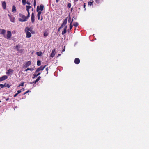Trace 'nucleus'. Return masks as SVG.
Instances as JSON below:
<instances>
[{
  "label": "nucleus",
  "mask_w": 149,
  "mask_h": 149,
  "mask_svg": "<svg viewBox=\"0 0 149 149\" xmlns=\"http://www.w3.org/2000/svg\"><path fill=\"white\" fill-rule=\"evenodd\" d=\"M19 16L21 18L18 19V20L20 22H25L27 21L28 18L27 16L26 17L25 15L21 13L19 14Z\"/></svg>",
  "instance_id": "1"
},
{
  "label": "nucleus",
  "mask_w": 149,
  "mask_h": 149,
  "mask_svg": "<svg viewBox=\"0 0 149 149\" xmlns=\"http://www.w3.org/2000/svg\"><path fill=\"white\" fill-rule=\"evenodd\" d=\"M31 64V61H29L23 64V68H26L30 66Z\"/></svg>",
  "instance_id": "2"
},
{
  "label": "nucleus",
  "mask_w": 149,
  "mask_h": 149,
  "mask_svg": "<svg viewBox=\"0 0 149 149\" xmlns=\"http://www.w3.org/2000/svg\"><path fill=\"white\" fill-rule=\"evenodd\" d=\"M43 8L44 6L42 4H41L40 6H37L36 11L37 12H38L40 10L42 11L43 10Z\"/></svg>",
  "instance_id": "3"
},
{
  "label": "nucleus",
  "mask_w": 149,
  "mask_h": 149,
  "mask_svg": "<svg viewBox=\"0 0 149 149\" xmlns=\"http://www.w3.org/2000/svg\"><path fill=\"white\" fill-rule=\"evenodd\" d=\"M46 65L44 66H41L40 67L38 68L36 70V72H38L40 71L41 70H43L44 68L46 67Z\"/></svg>",
  "instance_id": "4"
},
{
  "label": "nucleus",
  "mask_w": 149,
  "mask_h": 149,
  "mask_svg": "<svg viewBox=\"0 0 149 149\" xmlns=\"http://www.w3.org/2000/svg\"><path fill=\"white\" fill-rule=\"evenodd\" d=\"M11 32L10 31H8L7 35V38L8 39H10L11 37Z\"/></svg>",
  "instance_id": "5"
},
{
  "label": "nucleus",
  "mask_w": 149,
  "mask_h": 149,
  "mask_svg": "<svg viewBox=\"0 0 149 149\" xmlns=\"http://www.w3.org/2000/svg\"><path fill=\"white\" fill-rule=\"evenodd\" d=\"M8 77L6 75H4L0 77V82L7 79Z\"/></svg>",
  "instance_id": "6"
},
{
  "label": "nucleus",
  "mask_w": 149,
  "mask_h": 149,
  "mask_svg": "<svg viewBox=\"0 0 149 149\" xmlns=\"http://www.w3.org/2000/svg\"><path fill=\"white\" fill-rule=\"evenodd\" d=\"M35 21V16L34 13L33 12L31 15V21L32 23H33Z\"/></svg>",
  "instance_id": "7"
},
{
  "label": "nucleus",
  "mask_w": 149,
  "mask_h": 149,
  "mask_svg": "<svg viewBox=\"0 0 149 149\" xmlns=\"http://www.w3.org/2000/svg\"><path fill=\"white\" fill-rule=\"evenodd\" d=\"M2 6L3 8L4 9H6V5L5 1L2 2Z\"/></svg>",
  "instance_id": "8"
},
{
  "label": "nucleus",
  "mask_w": 149,
  "mask_h": 149,
  "mask_svg": "<svg viewBox=\"0 0 149 149\" xmlns=\"http://www.w3.org/2000/svg\"><path fill=\"white\" fill-rule=\"evenodd\" d=\"M74 62L76 64H79L80 62V59L78 58H76L74 60Z\"/></svg>",
  "instance_id": "9"
},
{
  "label": "nucleus",
  "mask_w": 149,
  "mask_h": 149,
  "mask_svg": "<svg viewBox=\"0 0 149 149\" xmlns=\"http://www.w3.org/2000/svg\"><path fill=\"white\" fill-rule=\"evenodd\" d=\"M55 49H54L52 51V52L51 53L50 55V57L52 58H53L54 57L55 55Z\"/></svg>",
  "instance_id": "10"
},
{
  "label": "nucleus",
  "mask_w": 149,
  "mask_h": 149,
  "mask_svg": "<svg viewBox=\"0 0 149 149\" xmlns=\"http://www.w3.org/2000/svg\"><path fill=\"white\" fill-rule=\"evenodd\" d=\"M26 37L28 38L30 37L31 36V33L28 31L26 32Z\"/></svg>",
  "instance_id": "11"
},
{
  "label": "nucleus",
  "mask_w": 149,
  "mask_h": 149,
  "mask_svg": "<svg viewBox=\"0 0 149 149\" xmlns=\"http://www.w3.org/2000/svg\"><path fill=\"white\" fill-rule=\"evenodd\" d=\"M41 73L40 72H38L37 74H34L33 75V76L32 77L33 79H34L36 77L38 76Z\"/></svg>",
  "instance_id": "12"
},
{
  "label": "nucleus",
  "mask_w": 149,
  "mask_h": 149,
  "mask_svg": "<svg viewBox=\"0 0 149 149\" xmlns=\"http://www.w3.org/2000/svg\"><path fill=\"white\" fill-rule=\"evenodd\" d=\"M32 30V28L31 27L29 28L28 27H26L25 28V31H29L31 32V31Z\"/></svg>",
  "instance_id": "13"
},
{
  "label": "nucleus",
  "mask_w": 149,
  "mask_h": 149,
  "mask_svg": "<svg viewBox=\"0 0 149 149\" xmlns=\"http://www.w3.org/2000/svg\"><path fill=\"white\" fill-rule=\"evenodd\" d=\"M12 11L13 13L15 12L16 11V7L14 5H13L12 6Z\"/></svg>",
  "instance_id": "14"
},
{
  "label": "nucleus",
  "mask_w": 149,
  "mask_h": 149,
  "mask_svg": "<svg viewBox=\"0 0 149 149\" xmlns=\"http://www.w3.org/2000/svg\"><path fill=\"white\" fill-rule=\"evenodd\" d=\"M13 70L11 69H8L7 72H6V74H10L11 72H13Z\"/></svg>",
  "instance_id": "15"
},
{
  "label": "nucleus",
  "mask_w": 149,
  "mask_h": 149,
  "mask_svg": "<svg viewBox=\"0 0 149 149\" xmlns=\"http://www.w3.org/2000/svg\"><path fill=\"white\" fill-rule=\"evenodd\" d=\"M4 85L5 87L8 88H9L11 86V85L10 84H6V83H4Z\"/></svg>",
  "instance_id": "16"
},
{
  "label": "nucleus",
  "mask_w": 149,
  "mask_h": 149,
  "mask_svg": "<svg viewBox=\"0 0 149 149\" xmlns=\"http://www.w3.org/2000/svg\"><path fill=\"white\" fill-rule=\"evenodd\" d=\"M6 32V31L5 29H1V33L3 35H4Z\"/></svg>",
  "instance_id": "17"
},
{
  "label": "nucleus",
  "mask_w": 149,
  "mask_h": 149,
  "mask_svg": "<svg viewBox=\"0 0 149 149\" xmlns=\"http://www.w3.org/2000/svg\"><path fill=\"white\" fill-rule=\"evenodd\" d=\"M67 23V18H65L64 19L63 23H62L63 25H64V26H65L66 24Z\"/></svg>",
  "instance_id": "18"
},
{
  "label": "nucleus",
  "mask_w": 149,
  "mask_h": 149,
  "mask_svg": "<svg viewBox=\"0 0 149 149\" xmlns=\"http://www.w3.org/2000/svg\"><path fill=\"white\" fill-rule=\"evenodd\" d=\"M36 54L38 56H41L42 54V52L41 51L37 52H36Z\"/></svg>",
  "instance_id": "19"
},
{
  "label": "nucleus",
  "mask_w": 149,
  "mask_h": 149,
  "mask_svg": "<svg viewBox=\"0 0 149 149\" xmlns=\"http://www.w3.org/2000/svg\"><path fill=\"white\" fill-rule=\"evenodd\" d=\"M73 19H72L70 24V30L72 29L73 27V25L72 24V23L73 22Z\"/></svg>",
  "instance_id": "20"
},
{
  "label": "nucleus",
  "mask_w": 149,
  "mask_h": 149,
  "mask_svg": "<svg viewBox=\"0 0 149 149\" xmlns=\"http://www.w3.org/2000/svg\"><path fill=\"white\" fill-rule=\"evenodd\" d=\"M104 0H95V2L97 3L102 2Z\"/></svg>",
  "instance_id": "21"
},
{
  "label": "nucleus",
  "mask_w": 149,
  "mask_h": 149,
  "mask_svg": "<svg viewBox=\"0 0 149 149\" xmlns=\"http://www.w3.org/2000/svg\"><path fill=\"white\" fill-rule=\"evenodd\" d=\"M48 33L47 31H45L44 32V37H46L48 35Z\"/></svg>",
  "instance_id": "22"
},
{
  "label": "nucleus",
  "mask_w": 149,
  "mask_h": 149,
  "mask_svg": "<svg viewBox=\"0 0 149 149\" xmlns=\"http://www.w3.org/2000/svg\"><path fill=\"white\" fill-rule=\"evenodd\" d=\"M41 61L40 60H38L37 61V65L38 66H40L41 65Z\"/></svg>",
  "instance_id": "23"
},
{
  "label": "nucleus",
  "mask_w": 149,
  "mask_h": 149,
  "mask_svg": "<svg viewBox=\"0 0 149 149\" xmlns=\"http://www.w3.org/2000/svg\"><path fill=\"white\" fill-rule=\"evenodd\" d=\"M78 25V24L77 22H75L73 24V26L75 27H77Z\"/></svg>",
  "instance_id": "24"
},
{
  "label": "nucleus",
  "mask_w": 149,
  "mask_h": 149,
  "mask_svg": "<svg viewBox=\"0 0 149 149\" xmlns=\"http://www.w3.org/2000/svg\"><path fill=\"white\" fill-rule=\"evenodd\" d=\"M63 31L62 33V35H64L65 33L66 32V30L65 29H63Z\"/></svg>",
  "instance_id": "25"
},
{
  "label": "nucleus",
  "mask_w": 149,
  "mask_h": 149,
  "mask_svg": "<svg viewBox=\"0 0 149 149\" xmlns=\"http://www.w3.org/2000/svg\"><path fill=\"white\" fill-rule=\"evenodd\" d=\"M23 4L24 5L26 4V0H22V1Z\"/></svg>",
  "instance_id": "26"
},
{
  "label": "nucleus",
  "mask_w": 149,
  "mask_h": 149,
  "mask_svg": "<svg viewBox=\"0 0 149 149\" xmlns=\"http://www.w3.org/2000/svg\"><path fill=\"white\" fill-rule=\"evenodd\" d=\"M24 82H22L20 84L18 85V87L23 86H24Z\"/></svg>",
  "instance_id": "27"
},
{
  "label": "nucleus",
  "mask_w": 149,
  "mask_h": 149,
  "mask_svg": "<svg viewBox=\"0 0 149 149\" xmlns=\"http://www.w3.org/2000/svg\"><path fill=\"white\" fill-rule=\"evenodd\" d=\"M41 77H40V76H39L36 80V81L38 82L39 80Z\"/></svg>",
  "instance_id": "28"
},
{
  "label": "nucleus",
  "mask_w": 149,
  "mask_h": 149,
  "mask_svg": "<svg viewBox=\"0 0 149 149\" xmlns=\"http://www.w3.org/2000/svg\"><path fill=\"white\" fill-rule=\"evenodd\" d=\"M93 3V1H92V2H90V1H89L88 2V5H89L90 6H91L92 5V4Z\"/></svg>",
  "instance_id": "29"
},
{
  "label": "nucleus",
  "mask_w": 149,
  "mask_h": 149,
  "mask_svg": "<svg viewBox=\"0 0 149 149\" xmlns=\"http://www.w3.org/2000/svg\"><path fill=\"white\" fill-rule=\"evenodd\" d=\"M10 21L12 22H15V19L14 18H11L10 19Z\"/></svg>",
  "instance_id": "30"
},
{
  "label": "nucleus",
  "mask_w": 149,
  "mask_h": 149,
  "mask_svg": "<svg viewBox=\"0 0 149 149\" xmlns=\"http://www.w3.org/2000/svg\"><path fill=\"white\" fill-rule=\"evenodd\" d=\"M31 7V6L29 5L27 6H26V9H30Z\"/></svg>",
  "instance_id": "31"
},
{
  "label": "nucleus",
  "mask_w": 149,
  "mask_h": 149,
  "mask_svg": "<svg viewBox=\"0 0 149 149\" xmlns=\"http://www.w3.org/2000/svg\"><path fill=\"white\" fill-rule=\"evenodd\" d=\"M5 86L4 85V84H0V87L1 88H3L4 87H5Z\"/></svg>",
  "instance_id": "32"
},
{
  "label": "nucleus",
  "mask_w": 149,
  "mask_h": 149,
  "mask_svg": "<svg viewBox=\"0 0 149 149\" xmlns=\"http://www.w3.org/2000/svg\"><path fill=\"white\" fill-rule=\"evenodd\" d=\"M19 47V45H16L15 46V48L17 49V51H18L19 50L18 49V48Z\"/></svg>",
  "instance_id": "33"
},
{
  "label": "nucleus",
  "mask_w": 149,
  "mask_h": 149,
  "mask_svg": "<svg viewBox=\"0 0 149 149\" xmlns=\"http://www.w3.org/2000/svg\"><path fill=\"white\" fill-rule=\"evenodd\" d=\"M27 70H31V71H33V70H34V69H33V68H27Z\"/></svg>",
  "instance_id": "34"
},
{
  "label": "nucleus",
  "mask_w": 149,
  "mask_h": 149,
  "mask_svg": "<svg viewBox=\"0 0 149 149\" xmlns=\"http://www.w3.org/2000/svg\"><path fill=\"white\" fill-rule=\"evenodd\" d=\"M67 6L69 8H70L71 6V4L70 3H68L67 5Z\"/></svg>",
  "instance_id": "35"
},
{
  "label": "nucleus",
  "mask_w": 149,
  "mask_h": 149,
  "mask_svg": "<svg viewBox=\"0 0 149 149\" xmlns=\"http://www.w3.org/2000/svg\"><path fill=\"white\" fill-rule=\"evenodd\" d=\"M38 12V14L37 15H39L40 16V15L41 13V11H39Z\"/></svg>",
  "instance_id": "36"
},
{
  "label": "nucleus",
  "mask_w": 149,
  "mask_h": 149,
  "mask_svg": "<svg viewBox=\"0 0 149 149\" xmlns=\"http://www.w3.org/2000/svg\"><path fill=\"white\" fill-rule=\"evenodd\" d=\"M30 13L29 12H28V15L27 16V17L28 19L30 17Z\"/></svg>",
  "instance_id": "37"
},
{
  "label": "nucleus",
  "mask_w": 149,
  "mask_h": 149,
  "mask_svg": "<svg viewBox=\"0 0 149 149\" xmlns=\"http://www.w3.org/2000/svg\"><path fill=\"white\" fill-rule=\"evenodd\" d=\"M36 3V0H34L33 5H34V7L35 6Z\"/></svg>",
  "instance_id": "38"
},
{
  "label": "nucleus",
  "mask_w": 149,
  "mask_h": 149,
  "mask_svg": "<svg viewBox=\"0 0 149 149\" xmlns=\"http://www.w3.org/2000/svg\"><path fill=\"white\" fill-rule=\"evenodd\" d=\"M64 26V25H63V24H62L61 26L60 27V28L61 29V28H63Z\"/></svg>",
  "instance_id": "39"
},
{
  "label": "nucleus",
  "mask_w": 149,
  "mask_h": 149,
  "mask_svg": "<svg viewBox=\"0 0 149 149\" xmlns=\"http://www.w3.org/2000/svg\"><path fill=\"white\" fill-rule=\"evenodd\" d=\"M46 71H47V74H48V68L47 67L46 68Z\"/></svg>",
  "instance_id": "40"
},
{
  "label": "nucleus",
  "mask_w": 149,
  "mask_h": 149,
  "mask_svg": "<svg viewBox=\"0 0 149 149\" xmlns=\"http://www.w3.org/2000/svg\"><path fill=\"white\" fill-rule=\"evenodd\" d=\"M17 93L18 94L20 93L21 92V91L20 90H18V91H17Z\"/></svg>",
  "instance_id": "41"
},
{
  "label": "nucleus",
  "mask_w": 149,
  "mask_h": 149,
  "mask_svg": "<svg viewBox=\"0 0 149 149\" xmlns=\"http://www.w3.org/2000/svg\"><path fill=\"white\" fill-rule=\"evenodd\" d=\"M38 17V20H39L40 18V16L37 15Z\"/></svg>",
  "instance_id": "42"
},
{
  "label": "nucleus",
  "mask_w": 149,
  "mask_h": 149,
  "mask_svg": "<svg viewBox=\"0 0 149 149\" xmlns=\"http://www.w3.org/2000/svg\"><path fill=\"white\" fill-rule=\"evenodd\" d=\"M71 18L70 17H69V19H68V22H70V21L71 20Z\"/></svg>",
  "instance_id": "43"
},
{
  "label": "nucleus",
  "mask_w": 149,
  "mask_h": 149,
  "mask_svg": "<svg viewBox=\"0 0 149 149\" xmlns=\"http://www.w3.org/2000/svg\"><path fill=\"white\" fill-rule=\"evenodd\" d=\"M18 94L17 93L15 94L14 95V97H16V96H17V95H18Z\"/></svg>",
  "instance_id": "44"
},
{
  "label": "nucleus",
  "mask_w": 149,
  "mask_h": 149,
  "mask_svg": "<svg viewBox=\"0 0 149 149\" xmlns=\"http://www.w3.org/2000/svg\"><path fill=\"white\" fill-rule=\"evenodd\" d=\"M31 92V91H30L29 90H28L27 91H26V93H28V92Z\"/></svg>",
  "instance_id": "45"
},
{
  "label": "nucleus",
  "mask_w": 149,
  "mask_h": 149,
  "mask_svg": "<svg viewBox=\"0 0 149 149\" xmlns=\"http://www.w3.org/2000/svg\"><path fill=\"white\" fill-rule=\"evenodd\" d=\"M36 82V80H35L33 82H32V83L31 82V83H30V84H33V83L36 84V82Z\"/></svg>",
  "instance_id": "46"
},
{
  "label": "nucleus",
  "mask_w": 149,
  "mask_h": 149,
  "mask_svg": "<svg viewBox=\"0 0 149 149\" xmlns=\"http://www.w3.org/2000/svg\"><path fill=\"white\" fill-rule=\"evenodd\" d=\"M85 6H86V5L85 4V3H84V8L85 10V9H86Z\"/></svg>",
  "instance_id": "47"
},
{
  "label": "nucleus",
  "mask_w": 149,
  "mask_h": 149,
  "mask_svg": "<svg viewBox=\"0 0 149 149\" xmlns=\"http://www.w3.org/2000/svg\"><path fill=\"white\" fill-rule=\"evenodd\" d=\"M24 88H22V89L20 90V91H21V92L22 91H24Z\"/></svg>",
  "instance_id": "48"
},
{
  "label": "nucleus",
  "mask_w": 149,
  "mask_h": 149,
  "mask_svg": "<svg viewBox=\"0 0 149 149\" xmlns=\"http://www.w3.org/2000/svg\"><path fill=\"white\" fill-rule=\"evenodd\" d=\"M65 46H64V48L63 49V50H62V52L65 51Z\"/></svg>",
  "instance_id": "49"
},
{
  "label": "nucleus",
  "mask_w": 149,
  "mask_h": 149,
  "mask_svg": "<svg viewBox=\"0 0 149 149\" xmlns=\"http://www.w3.org/2000/svg\"><path fill=\"white\" fill-rule=\"evenodd\" d=\"M67 26H65V27L64 28V29H65V30H66L67 29Z\"/></svg>",
  "instance_id": "50"
},
{
  "label": "nucleus",
  "mask_w": 149,
  "mask_h": 149,
  "mask_svg": "<svg viewBox=\"0 0 149 149\" xmlns=\"http://www.w3.org/2000/svg\"><path fill=\"white\" fill-rule=\"evenodd\" d=\"M26 3L29 5H30V3L29 2H26Z\"/></svg>",
  "instance_id": "51"
},
{
  "label": "nucleus",
  "mask_w": 149,
  "mask_h": 149,
  "mask_svg": "<svg viewBox=\"0 0 149 149\" xmlns=\"http://www.w3.org/2000/svg\"><path fill=\"white\" fill-rule=\"evenodd\" d=\"M60 0H56V3H58Z\"/></svg>",
  "instance_id": "52"
},
{
  "label": "nucleus",
  "mask_w": 149,
  "mask_h": 149,
  "mask_svg": "<svg viewBox=\"0 0 149 149\" xmlns=\"http://www.w3.org/2000/svg\"><path fill=\"white\" fill-rule=\"evenodd\" d=\"M29 9H26V10L27 11V12H29Z\"/></svg>",
  "instance_id": "53"
},
{
  "label": "nucleus",
  "mask_w": 149,
  "mask_h": 149,
  "mask_svg": "<svg viewBox=\"0 0 149 149\" xmlns=\"http://www.w3.org/2000/svg\"><path fill=\"white\" fill-rule=\"evenodd\" d=\"M8 16L10 17V19L11 18V16L9 14L8 15Z\"/></svg>",
  "instance_id": "54"
},
{
  "label": "nucleus",
  "mask_w": 149,
  "mask_h": 149,
  "mask_svg": "<svg viewBox=\"0 0 149 149\" xmlns=\"http://www.w3.org/2000/svg\"><path fill=\"white\" fill-rule=\"evenodd\" d=\"M61 29V28H60V27H59V28H58V31H60V29Z\"/></svg>",
  "instance_id": "55"
},
{
  "label": "nucleus",
  "mask_w": 149,
  "mask_h": 149,
  "mask_svg": "<svg viewBox=\"0 0 149 149\" xmlns=\"http://www.w3.org/2000/svg\"><path fill=\"white\" fill-rule=\"evenodd\" d=\"M43 19V17L42 16L41 18L40 19L41 21H42Z\"/></svg>",
  "instance_id": "56"
},
{
  "label": "nucleus",
  "mask_w": 149,
  "mask_h": 149,
  "mask_svg": "<svg viewBox=\"0 0 149 149\" xmlns=\"http://www.w3.org/2000/svg\"><path fill=\"white\" fill-rule=\"evenodd\" d=\"M73 9V8H72L71 9V12H72Z\"/></svg>",
  "instance_id": "57"
},
{
  "label": "nucleus",
  "mask_w": 149,
  "mask_h": 149,
  "mask_svg": "<svg viewBox=\"0 0 149 149\" xmlns=\"http://www.w3.org/2000/svg\"><path fill=\"white\" fill-rule=\"evenodd\" d=\"M9 99L8 98H7L6 99V101H8V100Z\"/></svg>",
  "instance_id": "58"
},
{
  "label": "nucleus",
  "mask_w": 149,
  "mask_h": 149,
  "mask_svg": "<svg viewBox=\"0 0 149 149\" xmlns=\"http://www.w3.org/2000/svg\"><path fill=\"white\" fill-rule=\"evenodd\" d=\"M27 70V69H26V70H25V71H27L28 70Z\"/></svg>",
  "instance_id": "59"
},
{
  "label": "nucleus",
  "mask_w": 149,
  "mask_h": 149,
  "mask_svg": "<svg viewBox=\"0 0 149 149\" xmlns=\"http://www.w3.org/2000/svg\"><path fill=\"white\" fill-rule=\"evenodd\" d=\"M27 94V93H26V92H25V93H24L23 95H25V94Z\"/></svg>",
  "instance_id": "60"
},
{
  "label": "nucleus",
  "mask_w": 149,
  "mask_h": 149,
  "mask_svg": "<svg viewBox=\"0 0 149 149\" xmlns=\"http://www.w3.org/2000/svg\"><path fill=\"white\" fill-rule=\"evenodd\" d=\"M61 55V54H59L58 55V56H60Z\"/></svg>",
  "instance_id": "61"
},
{
  "label": "nucleus",
  "mask_w": 149,
  "mask_h": 149,
  "mask_svg": "<svg viewBox=\"0 0 149 149\" xmlns=\"http://www.w3.org/2000/svg\"><path fill=\"white\" fill-rule=\"evenodd\" d=\"M32 11H33V8H32Z\"/></svg>",
  "instance_id": "62"
},
{
  "label": "nucleus",
  "mask_w": 149,
  "mask_h": 149,
  "mask_svg": "<svg viewBox=\"0 0 149 149\" xmlns=\"http://www.w3.org/2000/svg\"><path fill=\"white\" fill-rule=\"evenodd\" d=\"M35 73L36 74V73H38V72H36V71H35Z\"/></svg>",
  "instance_id": "63"
},
{
  "label": "nucleus",
  "mask_w": 149,
  "mask_h": 149,
  "mask_svg": "<svg viewBox=\"0 0 149 149\" xmlns=\"http://www.w3.org/2000/svg\"><path fill=\"white\" fill-rule=\"evenodd\" d=\"M76 1H77L78 0H76Z\"/></svg>",
  "instance_id": "64"
}]
</instances>
